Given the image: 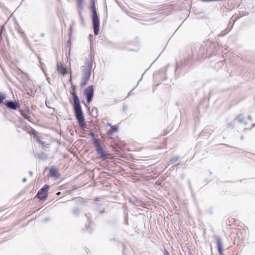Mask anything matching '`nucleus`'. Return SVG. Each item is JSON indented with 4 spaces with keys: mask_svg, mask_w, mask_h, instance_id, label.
I'll use <instances>...</instances> for the list:
<instances>
[{
    "mask_svg": "<svg viewBox=\"0 0 255 255\" xmlns=\"http://www.w3.org/2000/svg\"><path fill=\"white\" fill-rule=\"evenodd\" d=\"M72 91L71 93L73 97L74 100V109L75 112V117L78 121L80 127L82 128H84L86 127V123L85 122V119L83 116V112L81 109L80 100L76 94V86H72Z\"/></svg>",
    "mask_w": 255,
    "mask_h": 255,
    "instance_id": "nucleus-1",
    "label": "nucleus"
},
{
    "mask_svg": "<svg viewBox=\"0 0 255 255\" xmlns=\"http://www.w3.org/2000/svg\"><path fill=\"white\" fill-rule=\"evenodd\" d=\"M90 4L94 34L97 35L99 32L100 22L96 11L95 0H91Z\"/></svg>",
    "mask_w": 255,
    "mask_h": 255,
    "instance_id": "nucleus-2",
    "label": "nucleus"
},
{
    "mask_svg": "<svg viewBox=\"0 0 255 255\" xmlns=\"http://www.w3.org/2000/svg\"><path fill=\"white\" fill-rule=\"evenodd\" d=\"M92 66V60H90L88 62V67L83 71V75L81 79L80 86L81 87H84L88 83L90 76L91 69Z\"/></svg>",
    "mask_w": 255,
    "mask_h": 255,
    "instance_id": "nucleus-3",
    "label": "nucleus"
},
{
    "mask_svg": "<svg viewBox=\"0 0 255 255\" xmlns=\"http://www.w3.org/2000/svg\"><path fill=\"white\" fill-rule=\"evenodd\" d=\"M49 188V187L48 185H45L38 191L36 197L39 198L40 200L45 201L46 200L48 196Z\"/></svg>",
    "mask_w": 255,
    "mask_h": 255,
    "instance_id": "nucleus-4",
    "label": "nucleus"
},
{
    "mask_svg": "<svg viewBox=\"0 0 255 255\" xmlns=\"http://www.w3.org/2000/svg\"><path fill=\"white\" fill-rule=\"evenodd\" d=\"M94 87L92 85L88 87L84 90V93L86 97L87 102L89 104L92 100L94 96Z\"/></svg>",
    "mask_w": 255,
    "mask_h": 255,
    "instance_id": "nucleus-5",
    "label": "nucleus"
},
{
    "mask_svg": "<svg viewBox=\"0 0 255 255\" xmlns=\"http://www.w3.org/2000/svg\"><path fill=\"white\" fill-rule=\"evenodd\" d=\"M56 69L58 73L62 75H65L67 74V69L64 66L61 62H57L56 63Z\"/></svg>",
    "mask_w": 255,
    "mask_h": 255,
    "instance_id": "nucleus-6",
    "label": "nucleus"
},
{
    "mask_svg": "<svg viewBox=\"0 0 255 255\" xmlns=\"http://www.w3.org/2000/svg\"><path fill=\"white\" fill-rule=\"evenodd\" d=\"M49 173L50 176L56 178H58L60 176V174L57 168L54 166H51L49 169Z\"/></svg>",
    "mask_w": 255,
    "mask_h": 255,
    "instance_id": "nucleus-7",
    "label": "nucleus"
},
{
    "mask_svg": "<svg viewBox=\"0 0 255 255\" xmlns=\"http://www.w3.org/2000/svg\"><path fill=\"white\" fill-rule=\"evenodd\" d=\"M4 105L6 106L7 107L16 110L17 108L20 107V105L19 104L16 102H11V101H6L4 103Z\"/></svg>",
    "mask_w": 255,
    "mask_h": 255,
    "instance_id": "nucleus-8",
    "label": "nucleus"
},
{
    "mask_svg": "<svg viewBox=\"0 0 255 255\" xmlns=\"http://www.w3.org/2000/svg\"><path fill=\"white\" fill-rule=\"evenodd\" d=\"M216 244L220 255H223V244L220 238L217 239Z\"/></svg>",
    "mask_w": 255,
    "mask_h": 255,
    "instance_id": "nucleus-9",
    "label": "nucleus"
},
{
    "mask_svg": "<svg viewBox=\"0 0 255 255\" xmlns=\"http://www.w3.org/2000/svg\"><path fill=\"white\" fill-rule=\"evenodd\" d=\"M96 149L98 154L100 155L102 158H103L104 159L107 158V157H106V155L105 154V152L101 147Z\"/></svg>",
    "mask_w": 255,
    "mask_h": 255,
    "instance_id": "nucleus-10",
    "label": "nucleus"
},
{
    "mask_svg": "<svg viewBox=\"0 0 255 255\" xmlns=\"http://www.w3.org/2000/svg\"><path fill=\"white\" fill-rule=\"evenodd\" d=\"M19 111L21 115L24 119L27 120L28 121H31V117L28 115L27 113L21 110H19Z\"/></svg>",
    "mask_w": 255,
    "mask_h": 255,
    "instance_id": "nucleus-11",
    "label": "nucleus"
},
{
    "mask_svg": "<svg viewBox=\"0 0 255 255\" xmlns=\"http://www.w3.org/2000/svg\"><path fill=\"white\" fill-rule=\"evenodd\" d=\"M94 144L96 147V149L101 147V144L98 139L94 138Z\"/></svg>",
    "mask_w": 255,
    "mask_h": 255,
    "instance_id": "nucleus-12",
    "label": "nucleus"
},
{
    "mask_svg": "<svg viewBox=\"0 0 255 255\" xmlns=\"http://www.w3.org/2000/svg\"><path fill=\"white\" fill-rule=\"evenodd\" d=\"M32 133L34 135V137L36 139L37 141L39 142H41L39 137L36 134V131L34 130L32 131Z\"/></svg>",
    "mask_w": 255,
    "mask_h": 255,
    "instance_id": "nucleus-13",
    "label": "nucleus"
},
{
    "mask_svg": "<svg viewBox=\"0 0 255 255\" xmlns=\"http://www.w3.org/2000/svg\"><path fill=\"white\" fill-rule=\"evenodd\" d=\"M79 7L82 8L84 0H76Z\"/></svg>",
    "mask_w": 255,
    "mask_h": 255,
    "instance_id": "nucleus-14",
    "label": "nucleus"
},
{
    "mask_svg": "<svg viewBox=\"0 0 255 255\" xmlns=\"http://www.w3.org/2000/svg\"><path fill=\"white\" fill-rule=\"evenodd\" d=\"M4 97L2 95H0V103H2Z\"/></svg>",
    "mask_w": 255,
    "mask_h": 255,
    "instance_id": "nucleus-15",
    "label": "nucleus"
},
{
    "mask_svg": "<svg viewBox=\"0 0 255 255\" xmlns=\"http://www.w3.org/2000/svg\"><path fill=\"white\" fill-rule=\"evenodd\" d=\"M112 128L113 130H115V131H117V128L115 126H112Z\"/></svg>",
    "mask_w": 255,
    "mask_h": 255,
    "instance_id": "nucleus-16",
    "label": "nucleus"
},
{
    "mask_svg": "<svg viewBox=\"0 0 255 255\" xmlns=\"http://www.w3.org/2000/svg\"><path fill=\"white\" fill-rule=\"evenodd\" d=\"M90 135L92 137H94L95 134L93 132H90Z\"/></svg>",
    "mask_w": 255,
    "mask_h": 255,
    "instance_id": "nucleus-17",
    "label": "nucleus"
},
{
    "mask_svg": "<svg viewBox=\"0 0 255 255\" xmlns=\"http://www.w3.org/2000/svg\"><path fill=\"white\" fill-rule=\"evenodd\" d=\"M166 253L165 255H169V254L166 251Z\"/></svg>",
    "mask_w": 255,
    "mask_h": 255,
    "instance_id": "nucleus-18",
    "label": "nucleus"
},
{
    "mask_svg": "<svg viewBox=\"0 0 255 255\" xmlns=\"http://www.w3.org/2000/svg\"><path fill=\"white\" fill-rule=\"evenodd\" d=\"M70 80H72V76H71L70 77Z\"/></svg>",
    "mask_w": 255,
    "mask_h": 255,
    "instance_id": "nucleus-19",
    "label": "nucleus"
},
{
    "mask_svg": "<svg viewBox=\"0 0 255 255\" xmlns=\"http://www.w3.org/2000/svg\"><path fill=\"white\" fill-rule=\"evenodd\" d=\"M60 192L58 193L57 195H60Z\"/></svg>",
    "mask_w": 255,
    "mask_h": 255,
    "instance_id": "nucleus-20",
    "label": "nucleus"
}]
</instances>
